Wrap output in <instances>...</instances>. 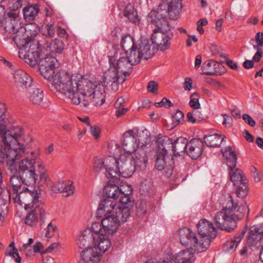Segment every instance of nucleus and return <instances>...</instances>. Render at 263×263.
<instances>
[{
    "label": "nucleus",
    "instance_id": "37",
    "mask_svg": "<svg viewBox=\"0 0 263 263\" xmlns=\"http://www.w3.org/2000/svg\"><path fill=\"white\" fill-rule=\"evenodd\" d=\"M117 206L114 201L108 199H105L100 203L99 210L106 214L110 215L114 214Z\"/></svg>",
    "mask_w": 263,
    "mask_h": 263
},
{
    "label": "nucleus",
    "instance_id": "12",
    "mask_svg": "<svg viewBox=\"0 0 263 263\" xmlns=\"http://www.w3.org/2000/svg\"><path fill=\"white\" fill-rule=\"evenodd\" d=\"M116 162V157H109L107 158L96 157L93 161V168L97 173H102L107 178H113L116 174L113 171Z\"/></svg>",
    "mask_w": 263,
    "mask_h": 263
},
{
    "label": "nucleus",
    "instance_id": "35",
    "mask_svg": "<svg viewBox=\"0 0 263 263\" xmlns=\"http://www.w3.org/2000/svg\"><path fill=\"white\" fill-rule=\"evenodd\" d=\"M157 152H164L167 154V148L171 147L172 140L167 136L159 135L157 140Z\"/></svg>",
    "mask_w": 263,
    "mask_h": 263
},
{
    "label": "nucleus",
    "instance_id": "32",
    "mask_svg": "<svg viewBox=\"0 0 263 263\" xmlns=\"http://www.w3.org/2000/svg\"><path fill=\"white\" fill-rule=\"evenodd\" d=\"M22 183L26 185H32L35 184L38 175L35 170L18 173Z\"/></svg>",
    "mask_w": 263,
    "mask_h": 263
},
{
    "label": "nucleus",
    "instance_id": "25",
    "mask_svg": "<svg viewBox=\"0 0 263 263\" xmlns=\"http://www.w3.org/2000/svg\"><path fill=\"white\" fill-rule=\"evenodd\" d=\"M194 254L189 250H183L173 256L166 263H191L194 260Z\"/></svg>",
    "mask_w": 263,
    "mask_h": 263
},
{
    "label": "nucleus",
    "instance_id": "45",
    "mask_svg": "<svg viewBox=\"0 0 263 263\" xmlns=\"http://www.w3.org/2000/svg\"><path fill=\"white\" fill-rule=\"evenodd\" d=\"M6 255H9L14 259L16 263H21L22 258L18 254L17 250L15 248L14 242H12L5 251Z\"/></svg>",
    "mask_w": 263,
    "mask_h": 263
},
{
    "label": "nucleus",
    "instance_id": "54",
    "mask_svg": "<svg viewBox=\"0 0 263 263\" xmlns=\"http://www.w3.org/2000/svg\"><path fill=\"white\" fill-rule=\"evenodd\" d=\"M260 46H261L258 44L257 45L253 46V48L256 50V53L253 57V60L254 62L259 61L262 55V52L261 49L260 47Z\"/></svg>",
    "mask_w": 263,
    "mask_h": 263
},
{
    "label": "nucleus",
    "instance_id": "56",
    "mask_svg": "<svg viewBox=\"0 0 263 263\" xmlns=\"http://www.w3.org/2000/svg\"><path fill=\"white\" fill-rule=\"evenodd\" d=\"M55 230L56 227L54 226L51 222H50L46 229V236L48 238H51Z\"/></svg>",
    "mask_w": 263,
    "mask_h": 263
},
{
    "label": "nucleus",
    "instance_id": "58",
    "mask_svg": "<svg viewBox=\"0 0 263 263\" xmlns=\"http://www.w3.org/2000/svg\"><path fill=\"white\" fill-rule=\"evenodd\" d=\"M146 211V203L145 201H141L137 207V213L139 216L143 215Z\"/></svg>",
    "mask_w": 263,
    "mask_h": 263
},
{
    "label": "nucleus",
    "instance_id": "62",
    "mask_svg": "<svg viewBox=\"0 0 263 263\" xmlns=\"http://www.w3.org/2000/svg\"><path fill=\"white\" fill-rule=\"evenodd\" d=\"M90 133L96 139H98L100 137V129L96 125L91 126L90 127Z\"/></svg>",
    "mask_w": 263,
    "mask_h": 263
},
{
    "label": "nucleus",
    "instance_id": "13",
    "mask_svg": "<svg viewBox=\"0 0 263 263\" xmlns=\"http://www.w3.org/2000/svg\"><path fill=\"white\" fill-rule=\"evenodd\" d=\"M197 228L200 237L204 242L208 243V247L209 248L211 242L217 235V231L213 223L205 219L200 220L197 224Z\"/></svg>",
    "mask_w": 263,
    "mask_h": 263
},
{
    "label": "nucleus",
    "instance_id": "40",
    "mask_svg": "<svg viewBox=\"0 0 263 263\" xmlns=\"http://www.w3.org/2000/svg\"><path fill=\"white\" fill-rule=\"evenodd\" d=\"M65 46L63 41L56 38L50 42L47 47L50 52L56 54L61 53L64 50Z\"/></svg>",
    "mask_w": 263,
    "mask_h": 263
},
{
    "label": "nucleus",
    "instance_id": "18",
    "mask_svg": "<svg viewBox=\"0 0 263 263\" xmlns=\"http://www.w3.org/2000/svg\"><path fill=\"white\" fill-rule=\"evenodd\" d=\"M13 82L17 88L27 89L31 86L32 79L26 71L18 69L14 72Z\"/></svg>",
    "mask_w": 263,
    "mask_h": 263
},
{
    "label": "nucleus",
    "instance_id": "41",
    "mask_svg": "<svg viewBox=\"0 0 263 263\" xmlns=\"http://www.w3.org/2000/svg\"><path fill=\"white\" fill-rule=\"evenodd\" d=\"M124 14L128 17L130 22L135 24L139 23L140 20L138 16L137 12L132 5H128L126 6L124 11Z\"/></svg>",
    "mask_w": 263,
    "mask_h": 263
},
{
    "label": "nucleus",
    "instance_id": "6",
    "mask_svg": "<svg viewBox=\"0 0 263 263\" xmlns=\"http://www.w3.org/2000/svg\"><path fill=\"white\" fill-rule=\"evenodd\" d=\"M141 59L138 58L133 62L129 57H111L109 59V68L104 76L107 83H119L125 81V77L128 76L132 72V66L138 63Z\"/></svg>",
    "mask_w": 263,
    "mask_h": 263
},
{
    "label": "nucleus",
    "instance_id": "1",
    "mask_svg": "<svg viewBox=\"0 0 263 263\" xmlns=\"http://www.w3.org/2000/svg\"><path fill=\"white\" fill-rule=\"evenodd\" d=\"M57 60L47 56L40 60L39 70L44 78L70 102L81 107H88L91 102L96 106L105 101V87L101 82H92L84 77L71 75L64 70L55 72Z\"/></svg>",
    "mask_w": 263,
    "mask_h": 263
},
{
    "label": "nucleus",
    "instance_id": "33",
    "mask_svg": "<svg viewBox=\"0 0 263 263\" xmlns=\"http://www.w3.org/2000/svg\"><path fill=\"white\" fill-rule=\"evenodd\" d=\"M187 140L185 138L180 137L171 144L174 155H180L184 152H186Z\"/></svg>",
    "mask_w": 263,
    "mask_h": 263
},
{
    "label": "nucleus",
    "instance_id": "8",
    "mask_svg": "<svg viewBox=\"0 0 263 263\" xmlns=\"http://www.w3.org/2000/svg\"><path fill=\"white\" fill-rule=\"evenodd\" d=\"M140 139L138 132L130 129L124 133L122 136L121 154L128 155L135 154L136 159L140 160L144 165L147 162L145 151L139 147Z\"/></svg>",
    "mask_w": 263,
    "mask_h": 263
},
{
    "label": "nucleus",
    "instance_id": "44",
    "mask_svg": "<svg viewBox=\"0 0 263 263\" xmlns=\"http://www.w3.org/2000/svg\"><path fill=\"white\" fill-rule=\"evenodd\" d=\"M37 171L39 173L40 179L43 182L49 181V177L46 168L45 164L42 160H39L37 163Z\"/></svg>",
    "mask_w": 263,
    "mask_h": 263
},
{
    "label": "nucleus",
    "instance_id": "50",
    "mask_svg": "<svg viewBox=\"0 0 263 263\" xmlns=\"http://www.w3.org/2000/svg\"><path fill=\"white\" fill-rule=\"evenodd\" d=\"M199 95L197 92H194L190 96V106L194 109H198L201 107L199 101Z\"/></svg>",
    "mask_w": 263,
    "mask_h": 263
},
{
    "label": "nucleus",
    "instance_id": "20",
    "mask_svg": "<svg viewBox=\"0 0 263 263\" xmlns=\"http://www.w3.org/2000/svg\"><path fill=\"white\" fill-rule=\"evenodd\" d=\"M248 242L252 246L263 245V224L255 225L250 228Z\"/></svg>",
    "mask_w": 263,
    "mask_h": 263
},
{
    "label": "nucleus",
    "instance_id": "53",
    "mask_svg": "<svg viewBox=\"0 0 263 263\" xmlns=\"http://www.w3.org/2000/svg\"><path fill=\"white\" fill-rule=\"evenodd\" d=\"M55 33V28L53 24L47 25L44 30V34L47 37H52Z\"/></svg>",
    "mask_w": 263,
    "mask_h": 263
},
{
    "label": "nucleus",
    "instance_id": "19",
    "mask_svg": "<svg viewBox=\"0 0 263 263\" xmlns=\"http://www.w3.org/2000/svg\"><path fill=\"white\" fill-rule=\"evenodd\" d=\"M162 31L155 30L151 37L152 43L161 51L167 49L170 46L168 35Z\"/></svg>",
    "mask_w": 263,
    "mask_h": 263
},
{
    "label": "nucleus",
    "instance_id": "36",
    "mask_svg": "<svg viewBox=\"0 0 263 263\" xmlns=\"http://www.w3.org/2000/svg\"><path fill=\"white\" fill-rule=\"evenodd\" d=\"M204 140L207 146L216 147L221 145L223 140V137L220 135L213 134L205 136L204 137Z\"/></svg>",
    "mask_w": 263,
    "mask_h": 263
},
{
    "label": "nucleus",
    "instance_id": "3",
    "mask_svg": "<svg viewBox=\"0 0 263 263\" xmlns=\"http://www.w3.org/2000/svg\"><path fill=\"white\" fill-rule=\"evenodd\" d=\"M221 204L223 209L217 213L214 220L218 227L230 232L236 227V221L241 219L246 213H248V208L246 204L238 205L237 200L231 195Z\"/></svg>",
    "mask_w": 263,
    "mask_h": 263
},
{
    "label": "nucleus",
    "instance_id": "43",
    "mask_svg": "<svg viewBox=\"0 0 263 263\" xmlns=\"http://www.w3.org/2000/svg\"><path fill=\"white\" fill-rule=\"evenodd\" d=\"M33 207L34 209L31 212L35 214L39 219L42 220L44 219L46 215L44 203L40 200L36 204H34Z\"/></svg>",
    "mask_w": 263,
    "mask_h": 263
},
{
    "label": "nucleus",
    "instance_id": "23",
    "mask_svg": "<svg viewBox=\"0 0 263 263\" xmlns=\"http://www.w3.org/2000/svg\"><path fill=\"white\" fill-rule=\"evenodd\" d=\"M204 144L200 139H193L187 142L186 153L192 159H196L203 153Z\"/></svg>",
    "mask_w": 263,
    "mask_h": 263
},
{
    "label": "nucleus",
    "instance_id": "48",
    "mask_svg": "<svg viewBox=\"0 0 263 263\" xmlns=\"http://www.w3.org/2000/svg\"><path fill=\"white\" fill-rule=\"evenodd\" d=\"M102 227V224L99 222H93L91 224V226L85 230V231H89L90 235L93 238L95 236L98 237L102 235L100 232L101 231Z\"/></svg>",
    "mask_w": 263,
    "mask_h": 263
},
{
    "label": "nucleus",
    "instance_id": "22",
    "mask_svg": "<svg viewBox=\"0 0 263 263\" xmlns=\"http://www.w3.org/2000/svg\"><path fill=\"white\" fill-rule=\"evenodd\" d=\"M133 205V201L130 199L129 204L120 203L118 205L114 211V215L116 218L119 220L121 224L127 221L130 216V209Z\"/></svg>",
    "mask_w": 263,
    "mask_h": 263
},
{
    "label": "nucleus",
    "instance_id": "15",
    "mask_svg": "<svg viewBox=\"0 0 263 263\" xmlns=\"http://www.w3.org/2000/svg\"><path fill=\"white\" fill-rule=\"evenodd\" d=\"M41 152L40 149H35L31 152L30 155L26 157L21 161L18 163V170L16 166V170L14 172L18 171V173H21L26 171H29L35 170V167H37V163L39 160H42L40 158ZM12 172L14 171H11Z\"/></svg>",
    "mask_w": 263,
    "mask_h": 263
},
{
    "label": "nucleus",
    "instance_id": "24",
    "mask_svg": "<svg viewBox=\"0 0 263 263\" xmlns=\"http://www.w3.org/2000/svg\"><path fill=\"white\" fill-rule=\"evenodd\" d=\"M101 224L104 230L108 234H113L117 231L119 226L120 225L115 215L111 214L105 216L101 220Z\"/></svg>",
    "mask_w": 263,
    "mask_h": 263
},
{
    "label": "nucleus",
    "instance_id": "4",
    "mask_svg": "<svg viewBox=\"0 0 263 263\" xmlns=\"http://www.w3.org/2000/svg\"><path fill=\"white\" fill-rule=\"evenodd\" d=\"M4 18L5 22L3 20L1 23L5 25L6 31L11 34V36L20 50L33 41L32 39L35 36L39 30L36 25L29 24L26 27L16 28L15 24L18 23V15L15 12H10L4 14Z\"/></svg>",
    "mask_w": 263,
    "mask_h": 263
},
{
    "label": "nucleus",
    "instance_id": "5",
    "mask_svg": "<svg viewBox=\"0 0 263 263\" xmlns=\"http://www.w3.org/2000/svg\"><path fill=\"white\" fill-rule=\"evenodd\" d=\"M108 149L110 153L112 154L116 159L115 168L113 171L116 172V174L113 178H117L118 176H122L124 178H128L134 174L136 166H146V163L144 165L140 160H135L134 157L125 154H121V148L120 145L115 141H111L108 144Z\"/></svg>",
    "mask_w": 263,
    "mask_h": 263
},
{
    "label": "nucleus",
    "instance_id": "57",
    "mask_svg": "<svg viewBox=\"0 0 263 263\" xmlns=\"http://www.w3.org/2000/svg\"><path fill=\"white\" fill-rule=\"evenodd\" d=\"M184 118L183 113L180 111H177L173 116V120L174 123L178 124Z\"/></svg>",
    "mask_w": 263,
    "mask_h": 263
},
{
    "label": "nucleus",
    "instance_id": "55",
    "mask_svg": "<svg viewBox=\"0 0 263 263\" xmlns=\"http://www.w3.org/2000/svg\"><path fill=\"white\" fill-rule=\"evenodd\" d=\"M251 172L252 173V175L254 178V181L256 182H259L260 181L262 178V175L255 167L252 166L251 167Z\"/></svg>",
    "mask_w": 263,
    "mask_h": 263
},
{
    "label": "nucleus",
    "instance_id": "21",
    "mask_svg": "<svg viewBox=\"0 0 263 263\" xmlns=\"http://www.w3.org/2000/svg\"><path fill=\"white\" fill-rule=\"evenodd\" d=\"M81 259L79 263H96L101 258L102 255L95 247H89L80 253Z\"/></svg>",
    "mask_w": 263,
    "mask_h": 263
},
{
    "label": "nucleus",
    "instance_id": "29",
    "mask_svg": "<svg viewBox=\"0 0 263 263\" xmlns=\"http://www.w3.org/2000/svg\"><path fill=\"white\" fill-rule=\"evenodd\" d=\"M221 152L227 159V165L229 168H234L237 160L235 148L231 146H228L222 149Z\"/></svg>",
    "mask_w": 263,
    "mask_h": 263
},
{
    "label": "nucleus",
    "instance_id": "34",
    "mask_svg": "<svg viewBox=\"0 0 263 263\" xmlns=\"http://www.w3.org/2000/svg\"><path fill=\"white\" fill-rule=\"evenodd\" d=\"M246 228L242 231L238 237L235 238L234 240H228L224 245L223 249L227 252H233L236 249L238 243L240 241L244 234L247 232Z\"/></svg>",
    "mask_w": 263,
    "mask_h": 263
},
{
    "label": "nucleus",
    "instance_id": "10",
    "mask_svg": "<svg viewBox=\"0 0 263 263\" xmlns=\"http://www.w3.org/2000/svg\"><path fill=\"white\" fill-rule=\"evenodd\" d=\"M178 235L181 244L197 253L205 251L209 248L208 243L200 237L199 234L187 228L180 229Z\"/></svg>",
    "mask_w": 263,
    "mask_h": 263
},
{
    "label": "nucleus",
    "instance_id": "49",
    "mask_svg": "<svg viewBox=\"0 0 263 263\" xmlns=\"http://www.w3.org/2000/svg\"><path fill=\"white\" fill-rule=\"evenodd\" d=\"M237 186L238 187L235 191L237 196L240 198L246 197L249 194L248 183H242V184Z\"/></svg>",
    "mask_w": 263,
    "mask_h": 263
},
{
    "label": "nucleus",
    "instance_id": "59",
    "mask_svg": "<svg viewBox=\"0 0 263 263\" xmlns=\"http://www.w3.org/2000/svg\"><path fill=\"white\" fill-rule=\"evenodd\" d=\"M155 105L157 107H170L172 105V104L170 100L165 98H163L160 102L155 103Z\"/></svg>",
    "mask_w": 263,
    "mask_h": 263
},
{
    "label": "nucleus",
    "instance_id": "46",
    "mask_svg": "<svg viewBox=\"0 0 263 263\" xmlns=\"http://www.w3.org/2000/svg\"><path fill=\"white\" fill-rule=\"evenodd\" d=\"M1 205H3V208H1V218H5L8 214V204L9 203L10 196L8 192L6 193V199H4L3 200H2V198H4L5 196L3 192H1Z\"/></svg>",
    "mask_w": 263,
    "mask_h": 263
},
{
    "label": "nucleus",
    "instance_id": "52",
    "mask_svg": "<svg viewBox=\"0 0 263 263\" xmlns=\"http://www.w3.org/2000/svg\"><path fill=\"white\" fill-rule=\"evenodd\" d=\"M21 177L17 176H13L10 179V183L13 187V190L18 192L22 184Z\"/></svg>",
    "mask_w": 263,
    "mask_h": 263
},
{
    "label": "nucleus",
    "instance_id": "7",
    "mask_svg": "<svg viewBox=\"0 0 263 263\" xmlns=\"http://www.w3.org/2000/svg\"><path fill=\"white\" fill-rule=\"evenodd\" d=\"M120 45L126 56L129 57L133 62L136 61L138 58L147 60L154 53L151 45L147 43H142L138 48L135 39L130 35L122 37Z\"/></svg>",
    "mask_w": 263,
    "mask_h": 263
},
{
    "label": "nucleus",
    "instance_id": "26",
    "mask_svg": "<svg viewBox=\"0 0 263 263\" xmlns=\"http://www.w3.org/2000/svg\"><path fill=\"white\" fill-rule=\"evenodd\" d=\"M93 243L94 247L97 249L101 255L110 248L111 245L110 238L105 234L93 237Z\"/></svg>",
    "mask_w": 263,
    "mask_h": 263
},
{
    "label": "nucleus",
    "instance_id": "11",
    "mask_svg": "<svg viewBox=\"0 0 263 263\" xmlns=\"http://www.w3.org/2000/svg\"><path fill=\"white\" fill-rule=\"evenodd\" d=\"M40 191L38 187H35L33 191L29 190L27 188L25 191L21 192L13 197L15 203L24 206L25 209L33 208L34 204L40 201Z\"/></svg>",
    "mask_w": 263,
    "mask_h": 263
},
{
    "label": "nucleus",
    "instance_id": "64",
    "mask_svg": "<svg viewBox=\"0 0 263 263\" xmlns=\"http://www.w3.org/2000/svg\"><path fill=\"white\" fill-rule=\"evenodd\" d=\"M183 87L185 90L190 91L192 88V80L190 78H186L183 84Z\"/></svg>",
    "mask_w": 263,
    "mask_h": 263
},
{
    "label": "nucleus",
    "instance_id": "42",
    "mask_svg": "<svg viewBox=\"0 0 263 263\" xmlns=\"http://www.w3.org/2000/svg\"><path fill=\"white\" fill-rule=\"evenodd\" d=\"M39 12V8L37 5L30 6L23 9L24 17L28 21L33 20Z\"/></svg>",
    "mask_w": 263,
    "mask_h": 263
},
{
    "label": "nucleus",
    "instance_id": "9",
    "mask_svg": "<svg viewBox=\"0 0 263 263\" xmlns=\"http://www.w3.org/2000/svg\"><path fill=\"white\" fill-rule=\"evenodd\" d=\"M114 178V180H109L105 186L104 194L108 198L119 199L120 203L129 204L133 192L132 186L117 178Z\"/></svg>",
    "mask_w": 263,
    "mask_h": 263
},
{
    "label": "nucleus",
    "instance_id": "2",
    "mask_svg": "<svg viewBox=\"0 0 263 263\" xmlns=\"http://www.w3.org/2000/svg\"><path fill=\"white\" fill-rule=\"evenodd\" d=\"M23 134L21 127L13 129L3 130L1 125V153H3V163H5L10 171L16 170V160L22 157L26 147L32 142L33 139L29 135L24 137V143L20 142V138Z\"/></svg>",
    "mask_w": 263,
    "mask_h": 263
},
{
    "label": "nucleus",
    "instance_id": "61",
    "mask_svg": "<svg viewBox=\"0 0 263 263\" xmlns=\"http://www.w3.org/2000/svg\"><path fill=\"white\" fill-rule=\"evenodd\" d=\"M242 119L245 121L246 123L249 124L251 127L255 126L256 124L255 121L253 118L248 114H245L242 116Z\"/></svg>",
    "mask_w": 263,
    "mask_h": 263
},
{
    "label": "nucleus",
    "instance_id": "51",
    "mask_svg": "<svg viewBox=\"0 0 263 263\" xmlns=\"http://www.w3.org/2000/svg\"><path fill=\"white\" fill-rule=\"evenodd\" d=\"M39 219L35 215V214L31 212L29 213L25 218V223L31 227H35L36 226Z\"/></svg>",
    "mask_w": 263,
    "mask_h": 263
},
{
    "label": "nucleus",
    "instance_id": "39",
    "mask_svg": "<svg viewBox=\"0 0 263 263\" xmlns=\"http://www.w3.org/2000/svg\"><path fill=\"white\" fill-rule=\"evenodd\" d=\"M93 242V237L90 235L89 231H84L77 240V245L80 248L88 247Z\"/></svg>",
    "mask_w": 263,
    "mask_h": 263
},
{
    "label": "nucleus",
    "instance_id": "17",
    "mask_svg": "<svg viewBox=\"0 0 263 263\" xmlns=\"http://www.w3.org/2000/svg\"><path fill=\"white\" fill-rule=\"evenodd\" d=\"M162 12V11H151L147 16L148 21L156 25L159 29L166 32L170 30V26L165 17L164 16V14Z\"/></svg>",
    "mask_w": 263,
    "mask_h": 263
},
{
    "label": "nucleus",
    "instance_id": "30",
    "mask_svg": "<svg viewBox=\"0 0 263 263\" xmlns=\"http://www.w3.org/2000/svg\"><path fill=\"white\" fill-rule=\"evenodd\" d=\"M27 96L30 102L34 105L42 106L44 104L43 91L39 88H31Z\"/></svg>",
    "mask_w": 263,
    "mask_h": 263
},
{
    "label": "nucleus",
    "instance_id": "28",
    "mask_svg": "<svg viewBox=\"0 0 263 263\" xmlns=\"http://www.w3.org/2000/svg\"><path fill=\"white\" fill-rule=\"evenodd\" d=\"M13 120L10 114L8 111L6 105L1 103V125L2 129L6 130L8 129H13L14 128L18 127L12 125Z\"/></svg>",
    "mask_w": 263,
    "mask_h": 263
},
{
    "label": "nucleus",
    "instance_id": "27",
    "mask_svg": "<svg viewBox=\"0 0 263 263\" xmlns=\"http://www.w3.org/2000/svg\"><path fill=\"white\" fill-rule=\"evenodd\" d=\"M167 5V12L171 19H176L182 8L181 0H162Z\"/></svg>",
    "mask_w": 263,
    "mask_h": 263
},
{
    "label": "nucleus",
    "instance_id": "14",
    "mask_svg": "<svg viewBox=\"0 0 263 263\" xmlns=\"http://www.w3.org/2000/svg\"><path fill=\"white\" fill-rule=\"evenodd\" d=\"M39 51L38 44L33 41L20 50V57L24 59L29 65L33 66L37 64L40 60Z\"/></svg>",
    "mask_w": 263,
    "mask_h": 263
},
{
    "label": "nucleus",
    "instance_id": "16",
    "mask_svg": "<svg viewBox=\"0 0 263 263\" xmlns=\"http://www.w3.org/2000/svg\"><path fill=\"white\" fill-rule=\"evenodd\" d=\"M173 159L164 152H157L155 167L157 170L162 172L166 177L170 176L173 171Z\"/></svg>",
    "mask_w": 263,
    "mask_h": 263
},
{
    "label": "nucleus",
    "instance_id": "38",
    "mask_svg": "<svg viewBox=\"0 0 263 263\" xmlns=\"http://www.w3.org/2000/svg\"><path fill=\"white\" fill-rule=\"evenodd\" d=\"M58 191L64 194V196H68L72 195L74 190V186L70 181L59 182L57 184Z\"/></svg>",
    "mask_w": 263,
    "mask_h": 263
},
{
    "label": "nucleus",
    "instance_id": "63",
    "mask_svg": "<svg viewBox=\"0 0 263 263\" xmlns=\"http://www.w3.org/2000/svg\"><path fill=\"white\" fill-rule=\"evenodd\" d=\"M147 88L149 92L155 93L158 89V84L155 81H152L148 83Z\"/></svg>",
    "mask_w": 263,
    "mask_h": 263
},
{
    "label": "nucleus",
    "instance_id": "47",
    "mask_svg": "<svg viewBox=\"0 0 263 263\" xmlns=\"http://www.w3.org/2000/svg\"><path fill=\"white\" fill-rule=\"evenodd\" d=\"M217 66H219V64L214 61H205L202 65V69L206 70L204 72V73L208 76L214 74L215 72L212 70L211 67H216Z\"/></svg>",
    "mask_w": 263,
    "mask_h": 263
},
{
    "label": "nucleus",
    "instance_id": "60",
    "mask_svg": "<svg viewBox=\"0 0 263 263\" xmlns=\"http://www.w3.org/2000/svg\"><path fill=\"white\" fill-rule=\"evenodd\" d=\"M199 112L197 110L189 112L186 116L187 121L192 123H195L196 121L197 114Z\"/></svg>",
    "mask_w": 263,
    "mask_h": 263
},
{
    "label": "nucleus",
    "instance_id": "31",
    "mask_svg": "<svg viewBox=\"0 0 263 263\" xmlns=\"http://www.w3.org/2000/svg\"><path fill=\"white\" fill-rule=\"evenodd\" d=\"M230 176L231 181L234 186L239 185L242 183H248V181L241 170L238 168L230 169Z\"/></svg>",
    "mask_w": 263,
    "mask_h": 263
}]
</instances>
